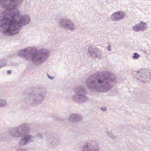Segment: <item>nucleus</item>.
I'll return each mask as SVG.
<instances>
[{
	"label": "nucleus",
	"instance_id": "nucleus-1",
	"mask_svg": "<svg viewBox=\"0 0 151 151\" xmlns=\"http://www.w3.org/2000/svg\"><path fill=\"white\" fill-rule=\"evenodd\" d=\"M24 0H0V5L5 10L0 14V29L5 35L17 34L23 25L29 24L31 19L28 15H20L17 5Z\"/></svg>",
	"mask_w": 151,
	"mask_h": 151
},
{
	"label": "nucleus",
	"instance_id": "nucleus-2",
	"mask_svg": "<svg viewBox=\"0 0 151 151\" xmlns=\"http://www.w3.org/2000/svg\"><path fill=\"white\" fill-rule=\"evenodd\" d=\"M116 80L114 75L108 71L98 75L91 76L86 79V83L90 90L96 92H106L111 88Z\"/></svg>",
	"mask_w": 151,
	"mask_h": 151
},
{
	"label": "nucleus",
	"instance_id": "nucleus-3",
	"mask_svg": "<svg viewBox=\"0 0 151 151\" xmlns=\"http://www.w3.org/2000/svg\"><path fill=\"white\" fill-rule=\"evenodd\" d=\"M49 53V51L46 49H36L35 51H28L27 49H24L19 51L18 54L27 60L31 61L33 64L39 65L46 60Z\"/></svg>",
	"mask_w": 151,
	"mask_h": 151
},
{
	"label": "nucleus",
	"instance_id": "nucleus-4",
	"mask_svg": "<svg viewBox=\"0 0 151 151\" xmlns=\"http://www.w3.org/2000/svg\"><path fill=\"white\" fill-rule=\"evenodd\" d=\"M29 129L28 124L24 123L13 129L9 134L14 137H22L20 142V144L26 145L33 142L35 139L34 136L28 133Z\"/></svg>",
	"mask_w": 151,
	"mask_h": 151
},
{
	"label": "nucleus",
	"instance_id": "nucleus-5",
	"mask_svg": "<svg viewBox=\"0 0 151 151\" xmlns=\"http://www.w3.org/2000/svg\"><path fill=\"white\" fill-rule=\"evenodd\" d=\"M45 96L42 89L36 88L33 90L29 93L23 94L22 100L24 103H29L32 104H41L42 101Z\"/></svg>",
	"mask_w": 151,
	"mask_h": 151
},
{
	"label": "nucleus",
	"instance_id": "nucleus-6",
	"mask_svg": "<svg viewBox=\"0 0 151 151\" xmlns=\"http://www.w3.org/2000/svg\"><path fill=\"white\" fill-rule=\"evenodd\" d=\"M75 93L72 98L73 101L78 103H83L88 100L87 90L85 87L80 86L77 88L75 89Z\"/></svg>",
	"mask_w": 151,
	"mask_h": 151
},
{
	"label": "nucleus",
	"instance_id": "nucleus-7",
	"mask_svg": "<svg viewBox=\"0 0 151 151\" xmlns=\"http://www.w3.org/2000/svg\"><path fill=\"white\" fill-rule=\"evenodd\" d=\"M132 75L134 78L145 83L150 80V73L149 72L140 69L139 70L133 71Z\"/></svg>",
	"mask_w": 151,
	"mask_h": 151
},
{
	"label": "nucleus",
	"instance_id": "nucleus-8",
	"mask_svg": "<svg viewBox=\"0 0 151 151\" xmlns=\"http://www.w3.org/2000/svg\"><path fill=\"white\" fill-rule=\"evenodd\" d=\"M60 27L63 29L72 32L76 29L75 23L71 20L66 18L60 19L58 21Z\"/></svg>",
	"mask_w": 151,
	"mask_h": 151
},
{
	"label": "nucleus",
	"instance_id": "nucleus-9",
	"mask_svg": "<svg viewBox=\"0 0 151 151\" xmlns=\"http://www.w3.org/2000/svg\"><path fill=\"white\" fill-rule=\"evenodd\" d=\"M55 133L52 132L48 134L46 137L47 144L49 148H52L58 145L60 143V140L57 138Z\"/></svg>",
	"mask_w": 151,
	"mask_h": 151
},
{
	"label": "nucleus",
	"instance_id": "nucleus-10",
	"mask_svg": "<svg viewBox=\"0 0 151 151\" xmlns=\"http://www.w3.org/2000/svg\"><path fill=\"white\" fill-rule=\"evenodd\" d=\"M99 146L93 141H89L83 145L82 151H99Z\"/></svg>",
	"mask_w": 151,
	"mask_h": 151
},
{
	"label": "nucleus",
	"instance_id": "nucleus-11",
	"mask_svg": "<svg viewBox=\"0 0 151 151\" xmlns=\"http://www.w3.org/2000/svg\"><path fill=\"white\" fill-rule=\"evenodd\" d=\"M88 51L91 56L93 59L97 58H101L102 53L96 47L92 46H89L88 48Z\"/></svg>",
	"mask_w": 151,
	"mask_h": 151
},
{
	"label": "nucleus",
	"instance_id": "nucleus-12",
	"mask_svg": "<svg viewBox=\"0 0 151 151\" xmlns=\"http://www.w3.org/2000/svg\"><path fill=\"white\" fill-rule=\"evenodd\" d=\"M147 27L146 23L143 21H141L139 23L133 27L132 29L135 32L142 31L146 30Z\"/></svg>",
	"mask_w": 151,
	"mask_h": 151
},
{
	"label": "nucleus",
	"instance_id": "nucleus-13",
	"mask_svg": "<svg viewBox=\"0 0 151 151\" xmlns=\"http://www.w3.org/2000/svg\"><path fill=\"white\" fill-rule=\"evenodd\" d=\"M125 17V14L124 12L122 11H119L115 12L112 14L111 18L112 20L119 21Z\"/></svg>",
	"mask_w": 151,
	"mask_h": 151
},
{
	"label": "nucleus",
	"instance_id": "nucleus-14",
	"mask_svg": "<svg viewBox=\"0 0 151 151\" xmlns=\"http://www.w3.org/2000/svg\"><path fill=\"white\" fill-rule=\"evenodd\" d=\"M70 120L72 122L80 121L82 119V116L79 114H73L69 116Z\"/></svg>",
	"mask_w": 151,
	"mask_h": 151
},
{
	"label": "nucleus",
	"instance_id": "nucleus-15",
	"mask_svg": "<svg viewBox=\"0 0 151 151\" xmlns=\"http://www.w3.org/2000/svg\"><path fill=\"white\" fill-rule=\"evenodd\" d=\"M6 60L4 59L0 60V68L5 66L6 65Z\"/></svg>",
	"mask_w": 151,
	"mask_h": 151
},
{
	"label": "nucleus",
	"instance_id": "nucleus-16",
	"mask_svg": "<svg viewBox=\"0 0 151 151\" xmlns=\"http://www.w3.org/2000/svg\"><path fill=\"white\" fill-rule=\"evenodd\" d=\"M6 101L4 99H0V107H4L7 104Z\"/></svg>",
	"mask_w": 151,
	"mask_h": 151
},
{
	"label": "nucleus",
	"instance_id": "nucleus-17",
	"mask_svg": "<svg viewBox=\"0 0 151 151\" xmlns=\"http://www.w3.org/2000/svg\"><path fill=\"white\" fill-rule=\"evenodd\" d=\"M106 133L108 136L113 139H115L116 138V136H115L111 131H110L109 132H106Z\"/></svg>",
	"mask_w": 151,
	"mask_h": 151
},
{
	"label": "nucleus",
	"instance_id": "nucleus-18",
	"mask_svg": "<svg viewBox=\"0 0 151 151\" xmlns=\"http://www.w3.org/2000/svg\"><path fill=\"white\" fill-rule=\"evenodd\" d=\"M133 56L132 57L134 59H137L139 57V55L137 53H133Z\"/></svg>",
	"mask_w": 151,
	"mask_h": 151
},
{
	"label": "nucleus",
	"instance_id": "nucleus-19",
	"mask_svg": "<svg viewBox=\"0 0 151 151\" xmlns=\"http://www.w3.org/2000/svg\"><path fill=\"white\" fill-rule=\"evenodd\" d=\"M44 134L42 133H39L37 135V137L39 139L42 138L43 137Z\"/></svg>",
	"mask_w": 151,
	"mask_h": 151
},
{
	"label": "nucleus",
	"instance_id": "nucleus-20",
	"mask_svg": "<svg viewBox=\"0 0 151 151\" xmlns=\"http://www.w3.org/2000/svg\"><path fill=\"white\" fill-rule=\"evenodd\" d=\"M47 76L48 78H49L51 80H52L54 78V76H51L49 74H47Z\"/></svg>",
	"mask_w": 151,
	"mask_h": 151
},
{
	"label": "nucleus",
	"instance_id": "nucleus-21",
	"mask_svg": "<svg viewBox=\"0 0 151 151\" xmlns=\"http://www.w3.org/2000/svg\"><path fill=\"white\" fill-rule=\"evenodd\" d=\"M101 109L103 111H104L106 110L107 108L105 107H102L101 108Z\"/></svg>",
	"mask_w": 151,
	"mask_h": 151
},
{
	"label": "nucleus",
	"instance_id": "nucleus-22",
	"mask_svg": "<svg viewBox=\"0 0 151 151\" xmlns=\"http://www.w3.org/2000/svg\"><path fill=\"white\" fill-rule=\"evenodd\" d=\"M107 49L108 50L111 51V45H109L107 47Z\"/></svg>",
	"mask_w": 151,
	"mask_h": 151
},
{
	"label": "nucleus",
	"instance_id": "nucleus-23",
	"mask_svg": "<svg viewBox=\"0 0 151 151\" xmlns=\"http://www.w3.org/2000/svg\"><path fill=\"white\" fill-rule=\"evenodd\" d=\"M11 73V71L10 70H8L7 71V73L8 74H10Z\"/></svg>",
	"mask_w": 151,
	"mask_h": 151
}]
</instances>
